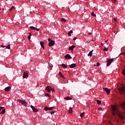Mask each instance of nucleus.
Returning a JSON list of instances; mask_svg holds the SVG:
<instances>
[{
    "label": "nucleus",
    "instance_id": "1",
    "mask_svg": "<svg viewBox=\"0 0 125 125\" xmlns=\"http://www.w3.org/2000/svg\"><path fill=\"white\" fill-rule=\"evenodd\" d=\"M111 109L112 111L113 116H115V115H117V116H119L121 120H122V121H123V120H125V116H124L121 113H120V112L119 111V109H118L117 107V105H112Z\"/></svg>",
    "mask_w": 125,
    "mask_h": 125
},
{
    "label": "nucleus",
    "instance_id": "2",
    "mask_svg": "<svg viewBox=\"0 0 125 125\" xmlns=\"http://www.w3.org/2000/svg\"><path fill=\"white\" fill-rule=\"evenodd\" d=\"M118 90L121 94H125V87L123 85H122L118 88Z\"/></svg>",
    "mask_w": 125,
    "mask_h": 125
},
{
    "label": "nucleus",
    "instance_id": "3",
    "mask_svg": "<svg viewBox=\"0 0 125 125\" xmlns=\"http://www.w3.org/2000/svg\"><path fill=\"white\" fill-rule=\"evenodd\" d=\"M48 41L49 42L48 46L51 47V46H53L54 45L55 42L53 40H51L50 38H48Z\"/></svg>",
    "mask_w": 125,
    "mask_h": 125
},
{
    "label": "nucleus",
    "instance_id": "4",
    "mask_svg": "<svg viewBox=\"0 0 125 125\" xmlns=\"http://www.w3.org/2000/svg\"><path fill=\"white\" fill-rule=\"evenodd\" d=\"M45 89L48 92H50L51 91H52V92H55V90H54V89L53 88L51 87V86H47L45 88Z\"/></svg>",
    "mask_w": 125,
    "mask_h": 125
},
{
    "label": "nucleus",
    "instance_id": "5",
    "mask_svg": "<svg viewBox=\"0 0 125 125\" xmlns=\"http://www.w3.org/2000/svg\"><path fill=\"white\" fill-rule=\"evenodd\" d=\"M17 102H19V103H21V104H22V105H23L24 106H26V105H27V102H26V101L24 100L18 99L17 100Z\"/></svg>",
    "mask_w": 125,
    "mask_h": 125
},
{
    "label": "nucleus",
    "instance_id": "6",
    "mask_svg": "<svg viewBox=\"0 0 125 125\" xmlns=\"http://www.w3.org/2000/svg\"><path fill=\"white\" fill-rule=\"evenodd\" d=\"M103 89L104 91H105L107 95H109V94H110V92H111V90H110V89H108L107 88H103Z\"/></svg>",
    "mask_w": 125,
    "mask_h": 125
},
{
    "label": "nucleus",
    "instance_id": "7",
    "mask_svg": "<svg viewBox=\"0 0 125 125\" xmlns=\"http://www.w3.org/2000/svg\"><path fill=\"white\" fill-rule=\"evenodd\" d=\"M29 77V74L27 72H24L22 75L23 79H26V78H28Z\"/></svg>",
    "mask_w": 125,
    "mask_h": 125
},
{
    "label": "nucleus",
    "instance_id": "8",
    "mask_svg": "<svg viewBox=\"0 0 125 125\" xmlns=\"http://www.w3.org/2000/svg\"><path fill=\"white\" fill-rule=\"evenodd\" d=\"M30 107H31V109H32V111L33 112H39V109L35 108V107H34V106L31 105Z\"/></svg>",
    "mask_w": 125,
    "mask_h": 125
},
{
    "label": "nucleus",
    "instance_id": "9",
    "mask_svg": "<svg viewBox=\"0 0 125 125\" xmlns=\"http://www.w3.org/2000/svg\"><path fill=\"white\" fill-rule=\"evenodd\" d=\"M40 45H41V47L44 49V42L41 41L40 42Z\"/></svg>",
    "mask_w": 125,
    "mask_h": 125
},
{
    "label": "nucleus",
    "instance_id": "10",
    "mask_svg": "<svg viewBox=\"0 0 125 125\" xmlns=\"http://www.w3.org/2000/svg\"><path fill=\"white\" fill-rule=\"evenodd\" d=\"M64 58L65 59H71L72 58V57L69 54H67L64 56Z\"/></svg>",
    "mask_w": 125,
    "mask_h": 125
},
{
    "label": "nucleus",
    "instance_id": "11",
    "mask_svg": "<svg viewBox=\"0 0 125 125\" xmlns=\"http://www.w3.org/2000/svg\"><path fill=\"white\" fill-rule=\"evenodd\" d=\"M75 47H76V46L75 45H73L72 46H70L69 47V50H71V51H73V50H74V48H75Z\"/></svg>",
    "mask_w": 125,
    "mask_h": 125
},
{
    "label": "nucleus",
    "instance_id": "12",
    "mask_svg": "<svg viewBox=\"0 0 125 125\" xmlns=\"http://www.w3.org/2000/svg\"><path fill=\"white\" fill-rule=\"evenodd\" d=\"M30 29H31V30H36V31H40V29L37 28L34 26H30Z\"/></svg>",
    "mask_w": 125,
    "mask_h": 125
},
{
    "label": "nucleus",
    "instance_id": "13",
    "mask_svg": "<svg viewBox=\"0 0 125 125\" xmlns=\"http://www.w3.org/2000/svg\"><path fill=\"white\" fill-rule=\"evenodd\" d=\"M114 60V59H108L106 61L107 63H112Z\"/></svg>",
    "mask_w": 125,
    "mask_h": 125
},
{
    "label": "nucleus",
    "instance_id": "14",
    "mask_svg": "<svg viewBox=\"0 0 125 125\" xmlns=\"http://www.w3.org/2000/svg\"><path fill=\"white\" fill-rule=\"evenodd\" d=\"M76 67V63H72L69 65L70 68H75Z\"/></svg>",
    "mask_w": 125,
    "mask_h": 125
},
{
    "label": "nucleus",
    "instance_id": "15",
    "mask_svg": "<svg viewBox=\"0 0 125 125\" xmlns=\"http://www.w3.org/2000/svg\"><path fill=\"white\" fill-rule=\"evenodd\" d=\"M11 89V87H10V86H8L5 88V91H9V90H10Z\"/></svg>",
    "mask_w": 125,
    "mask_h": 125
},
{
    "label": "nucleus",
    "instance_id": "16",
    "mask_svg": "<svg viewBox=\"0 0 125 125\" xmlns=\"http://www.w3.org/2000/svg\"><path fill=\"white\" fill-rule=\"evenodd\" d=\"M64 99H65V100H72V98L69 96L64 98Z\"/></svg>",
    "mask_w": 125,
    "mask_h": 125
},
{
    "label": "nucleus",
    "instance_id": "17",
    "mask_svg": "<svg viewBox=\"0 0 125 125\" xmlns=\"http://www.w3.org/2000/svg\"><path fill=\"white\" fill-rule=\"evenodd\" d=\"M27 35H29L28 36L27 38H28V40H29V41H30V40H31V36H32V33H28Z\"/></svg>",
    "mask_w": 125,
    "mask_h": 125
},
{
    "label": "nucleus",
    "instance_id": "18",
    "mask_svg": "<svg viewBox=\"0 0 125 125\" xmlns=\"http://www.w3.org/2000/svg\"><path fill=\"white\" fill-rule=\"evenodd\" d=\"M68 112L69 114H72V113H73V108H72V107H70Z\"/></svg>",
    "mask_w": 125,
    "mask_h": 125
},
{
    "label": "nucleus",
    "instance_id": "19",
    "mask_svg": "<svg viewBox=\"0 0 125 125\" xmlns=\"http://www.w3.org/2000/svg\"><path fill=\"white\" fill-rule=\"evenodd\" d=\"M121 106L123 109H125V102H123L122 104H121Z\"/></svg>",
    "mask_w": 125,
    "mask_h": 125
},
{
    "label": "nucleus",
    "instance_id": "20",
    "mask_svg": "<svg viewBox=\"0 0 125 125\" xmlns=\"http://www.w3.org/2000/svg\"><path fill=\"white\" fill-rule=\"evenodd\" d=\"M44 111H49V107L47 106H45L44 108L43 109Z\"/></svg>",
    "mask_w": 125,
    "mask_h": 125
},
{
    "label": "nucleus",
    "instance_id": "21",
    "mask_svg": "<svg viewBox=\"0 0 125 125\" xmlns=\"http://www.w3.org/2000/svg\"><path fill=\"white\" fill-rule=\"evenodd\" d=\"M92 51H93V50H92L89 53V54H88V56H90V57L92 56Z\"/></svg>",
    "mask_w": 125,
    "mask_h": 125
},
{
    "label": "nucleus",
    "instance_id": "22",
    "mask_svg": "<svg viewBox=\"0 0 125 125\" xmlns=\"http://www.w3.org/2000/svg\"><path fill=\"white\" fill-rule=\"evenodd\" d=\"M59 76L60 77H61V78H62V79H64V76H63V75L62 74V73H61V72H59Z\"/></svg>",
    "mask_w": 125,
    "mask_h": 125
},
{
    "label": "nucleus",
    "instance_id": "23",
    "mask_svg": "<svg viewBox=\"0 0 125 125\" xmlns=\"http://www.w3.org/2000/svg\"><path fill=\"white\" fill-rule=\"evenodd\" d=\"M4 113H5V109H3L1 112H0V114H2V115H3V114H4Z\"/></svg>",
    "mask_w": 125,
    "mask_h": 125
},
{
    "label": "nucleus",
    "instance_id": "24",
    "mask_svg": "<svg viewBox=\"0 0 125 125\" xmlns=\"http://www.w3.org/2000/svg\"><path fill=\"white\" fill-rule=\"evenodd\" d=\"M61 66L62 67V68H67V65L65 64H61Z\"/></svg>",
    "mask_w": 125,
    "mask_h": 125
},
{
    "label": "nucleus",
    "instance_id": "25",
    "mask_svg": "<svg viewBox=\"0 0 125 125\" xmlns=\"http://www.w3.org/2000/svg\"><path fill=\"white\" fill-rule=\"evenodd\" d=\"M6 49H10V44H9L7 46L5 47Z\"/></svg>",
    "mask_w": 125,
    "mask_h": 125
},
{
    "label": "nucleus",
    "instance_id": "26",
    "mask_svg": "<svg viewBox=\"0 0 125 125\" xmlns=\"http://www.w3.org/2000/svg\"><path fill=\"white\" fill-rule=\"evenodd\" d=\"M84 116V112H83L80 114V117L81 118H83V116Z\"/></svg>",
    "mask_w": 125,
    "mask_h": 125
},
{
    "label": "nucleus",
    "instance_id": "27",
    "mask_svg": "<svg viewBox=\"0 0 125 125\" xmlns=\"http://www.w3.org/2000/svg\"><path fill=\"white\" fill-rule=\"evenodd\" d=\"M97 102L98 105H100V104H101V101L97 100Z\"/></svg>",
    "mask_w": 125,
    "mask_h": 125
},
{
    "label": "nucleus",
    "instance_id": "28",
    "mask_svg": "<svg viewBox=\"0 0 125 125\" xmlns=\"http://www.w3.org/2000/svg\"><path fill=\"white\" fill-rule=\"evenodd\" d=\"M91 15H92V16H93L94 17H96V15H95V14H94V12H92L91 13Z\"/></svg>",
    "mask_w": 125,
    "mask_h": 125
},
{
    "label": "nucleus",
    "instance_id": "29",
    "mask_svg": "<svg viewBox=\"0 0 125 125\" xmlns=\"http://www.w3.org/2000/svg\"><path fill=\"white\" fill-rule=\"evenodd\" d=\"M53 109H54V107H49V111H51V110H53Z\"/></svg>",
    "mask_w": 125,
    "mask_h": 125
},
{
    "label": "nucleus",
    "instance_id": "30",
    "mask_svg": "<svg viewBox=\"0 0 125 125\" xmlns=\"http://www.w3.org/2000/svg\"><path fill=\"white\" fill-rule=\"evenodd\" d=\"M61 21H62V22H66V20H65V19L62 18V19H61Z\"/></svg>",
    "mask_w": 125,
    "mask_h": 125
},
{
    "label": "nucleus",
    "instance_id": "31",
    "mask_svg": "<svg viewBox=\"0 0 125 125\" xmlns=\"http://www.w3.org/2000/svg\"><path fill=\"white\" fill-rule=\"evenodd\" d=\"M104 47V51H108V48H106L105 46Z\"/></svg>",
    "mask_w": 125,
    "mask_h": 125
},
{
    "label": "nucleus",
    "instance_id": "32",
    "mask_svg": "<svg viewBox=\"0 0 125 125\" xmlns=\"http://www.w3.org/2000/svg\"><path fill=\"white\" fill-rule=\"evenodd\" d=\"M48 65H49L50 68H52V67H53V65H52V64H51V63H48Z\"/></svg>",
    "mask_w": 125,
    "mask_h": 125
},
{
    "label": "nucleus",
    "instance_id": "33",
    "mask_svg": "<svg viewBox=\"0 0 125 125\" xmlns=\"http://www.w3.org/2000/svg\"><path fill=\"white\" fill-rule=\"evenodd\" d=\"M122 73L123 74V75H125V67L124 68V69L123 70Z\"/></svg>",
    "mask_w": 125,
    "mask_h": 125
},
{
    "label": "nucleus",
    "instance_id": "34",
    "mask_svg": "<svg viewBox=\"0 0 125 125\" xmlns=\"http://www.w3.org/2000/svg\"><path fill=\"white\" fill-rule=\"evenodd\" d=\"M45 96H48L49 97H50V96L49 95V94L48 93L45 94Z\"/></svg>",
    "mask_w": 125,
    "mask_h": 125
},
{
    "label": "nucleus",
    "instance_id": "35",
    "mask_svg": "<svg viewBox=\"0 0 125 125\" xmlns=\"http://www.w3.org/2000/svg\"><path fill=\"white\" fill-rule=\"evenodd\" d=\"M13 9H14V6H12L10 10V11H11V10H13Z\"/></svg>",
    "mask_w": 125,
    "mask_h": 125
},
{
    "label": "nucleus",
    "instance_id": "36",
    "mask_svg": "<svg viewBox=\"0 0 125 125\" xmlns=\"http://www.w3.org/2000/svg\"><path fill=\"white\" fill-rule=\"evenodd\" d=\"M54 113H56V111H52L50 112L51 115H53V114H54Z\"/></svg>",
    "mask_w": 125,
    "mask_h": 125
},
{
    "label": "nucleus",
    "instance_id": "37",
    "mask_svg": "<svg viewBox=\"0 0 125 125\" xmlns=\"http://www.w3.org/2000/svg\"><path fill=\"white\" fill-rule=\"evenodd\" d=\"M2 109H4V107L1 106V107H0V111H1V110H2Z\"/></svg>",
    "mask_w": 125,
    "mask_h": 125
},
{
    "label": "nucleus",
    "instance_id": "38",
    "mask_svg": "<svg viewBox=\"0 0 125 125\" xmlns=\"http://www.w3.org/2000/svg\"><path fill=\"white\" fill-rule=\"evenodd\" d=\"M109 65H111V63H107L106 65L108 66H109Z\"/></svg>",
    "mask_w": 125,
    "mask_h": 125
},
{
    "label": "nucleus",
    "instance_id": "39",
    "mask_svg": "<svg viewBox=\"0 0 125 125\" xmlns=\"http://www.w3.org/2000/svg\"><path fill=\"white\" fill-rule=\"evenodd\" d=\"M68 33H70V34H73V30H70Z\"/></svg>",
    "mask_w": 125,
    "mask_h": 125
},
{
    "label": "nucleus",
    "instance_id": "40",
    "mask_svg": "<svg viewBox=\"0 0 125 125\" xmlns=\"http://www.w3.org/2000/svg\"><path fill=\"white\" fill-rule=\"evenodd\" d=\"M98 110H99L100 111H101V110H102V107H99V108H98Z\"/></svg>",
    "mask_w": 125,
    "mask_h": 125
},
{
    "label": "nucleus",
    "instance_id": "41",
    "mask_svg": "<svg viewBox=\"0 0 125 125\" xmlns=\"http://www.w3.org/2000/svg\"><path fill=\"white\" fill-rule=\"evenodd\" d=\"M1 46L3 48H4V47H6L5 46L3 45H1Z\"/></svg>",
    "mask_w": 125,
    "mask_h": 125
},
{
    "label": "nucleus",
    "instance_id": "42",
    "mask_svg": "<svg viewBox=\"0 0 125 125\" xmlns=\"http://www.w3.org/2000/svg\"><path fill=\"white\" fill-rule=\"evenodd\" d=\"M100 63H97V66H100Z\"/></svg>",
    "mask_w": 125,
    "mask_h": 125
},
{
    "label": "nucleus",
    "instance_id": "43",
    "mask_svg": "<svg viewBox=\"0 0 125 125\" xmlns=\"http://www.w3.org/2000/svg\"><path fill=\"white\" fill-rule=\"evenodd\" d=\"M77 40V37H74L73 39V41H76Z\"/></svg>",
    "mask_w": 125,
    "mask_h": 125
},
{
    "label": "nucleus",
    "instance_id": "44",
    "mask_svg": "<svg viewBox=\"0 0 125 125\" xmlns=\"http://www.w3.org/2000/svg\"><path fill=\"white\" fill-rule=\"evenodd\" d=\"M88 35H90V36H91L92 35V33L89 32L88 33Z\"/></svg>",
    "mask_w": 125,
    "mask_h": 125
},
{
    "label": "nucleus",
    "instance_id": "45",
    "mask_svg": "<svg viewBox=\"0 0 125 125\" xmlns=\"http://www.w3.org/2000/svg\"><path fill=\"white\" fill-rule=\"evenodd\" d=\"M68 34L69 37H71V36H72L69 32L68 33Z\"/></svg>",
    "mask_w": 125,
    "mask_h": 125
},
{
    "label": "nucleus",
    "instance_id": "46",
    "mask_svg": "<svg viewBox=\"0 0 125 125\" xmlns=\"http://www.w3.org/2000/svg\"><path fill=\"white\" fill-rule=\"evenodd\" d=\"M114 21H115L116 22H117V19H116V18H114Z\"/></svg>",
    "mask_w": 125,
    "mask_h": 125
},
{
    "label": "nucleus",
    "instance_id": "47",
    "mask_svg": "<svg viewBox=\"0 0 125 125\" xmlns=\"http://www.w3.org/2000/svg\"><path fill=\"white\" fill-rule=\"evenodd\" d=\"M108 42V40L105 41V42Z\"/></svg>",
    "mask_w": 125,
    "mask_h": 125
},
{
    "label": "nucleus",
    "instance_id": "48",
    "mask_svg": "<svg viewBox=\"0 0 125 125\" xmlns=\"http://www.w3.org/2000/svg\"><path fill=\"white\" fill-rule=\"evenodd\" d=\"M93 65H94V66H96V64H94Z\"/></svg>",
    "mask_w": 125,
    "mask_h": 125
},
{
    "label": "nucleus",
    "instance_id": "49",
    "mask_svg": "<svg viewBox=\"0 0 125 125\" xmlns=\"http://www.w3.org/2000/svg\"><path fill=\"white\" fill-rule=\"evenodd\" d=\"M91 42H94L93 40H92L91 41Z\"/></svg>",
    "mask_w": 125,
    "mask_h": 125
},
{
    "label": "nucleus",
    "instance_id": "50",
    "mask_svg": "<svg viewBox=\"0 0 125 125\" xmlns=\"http://www.w3.org/2000/svg\"><path fill=\"white\" fill-rule=\"evenodd\" d=\"M2 10H4V8H3V9H2Z\"/></svg>",
    "mask_w": 125,
    "mask_h": 125
},
{
    "label": "nucleus",
    "instance_id": "51",
    "mask_svg": "<svg viewBox=\"0 0 125 125\" xmlns=\"http://www.w3.org/2000/svg\"><path fill=\"white\" fill-rule=\"evenodd\" d=\"M102 44V45H103V43H102V44Z\"/></svg>",
    "mask_w": 125,
    "mask_h": 125
},
{
    "label": "nucleus",
    "instance_id": "52",
    "mask_svg": "<svg viewBox=\"0 0 125 125\" xmlns=\"http://www.w3.org/2000/svg\"><path fill=\"white\" fill-rule=\"evenodd\" d=\"M1 9L0 8V10H1Z\"/></svg>",
    "mask_w": 125,
    "mask_h": 125
},
{
    "label": "nucleus",
    "instance_id": "53",
    "mask_svg": "<svg viewBox=\"0 0 125 125\" xmlns=\"http://www.w3.org/2000/svg\"><path fill=\"white\" fill-rule=\"evenodd\" d=\"M31 62H33V61H31Z\"/></svg>",
    "mask_w": 125,
    "mask_h": 125
},
{
    "label": "nucleus",
    "instance_id": "54",
    "mask_svg": "<svg viewBox=\"0 0 125 125\" xmlns=\"http://www.w3.org/2000/svg\"><path fill=\"white\" fill-rule=\"evenodd\" d=\"M124 53V54H125V53Z\"/></svg>",
    "mask_w": 125,
    "mask_h": 125
}]
</instances>
